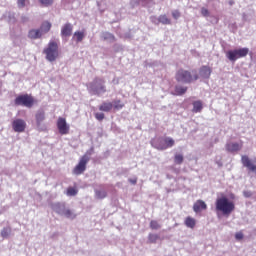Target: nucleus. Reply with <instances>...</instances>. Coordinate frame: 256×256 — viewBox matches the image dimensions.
<instances>
[{"label": "nucleus", "instance_id": "10", "mask_svg": "<svg viewBox=\"0 0 256 256\" xmlns=\"http://www.w3.org/2000/svg\"><path fill=\"white\" fill-rule=\"evenodd\" d=\"M243 149V142H230L226 144V151L228 153H237Z\"/></svg>", "mask_w": 256, "mask_h": 256}, {"label": "nucleus", "instance_id": "41", "mask_svg": "<svg viewBox=\"0 0 256 256\" xmlns=\"http://www.w3.org/2000/svg\"><path fill=\"white\" fill-rule=\"evenodd\" d=\"M130 181V183H132V185H136L137 184V179H134V180H129Z\"/></svg>", "mask_w": 256, "mask_h": 256}, {"label": "nucleus", "instance_id": "3", "mask_svg": "<svg viewBox=\"0 0 256 256\" xmlns=\"http://www.w3.org/2000/svg\"><path fill=\"white\" fill-rule=\"evenodd\" d=\"M152 147L158 151H165L175 146V140L171 137L157 138L152 140Z\"/></svg>", "mask_w": 256, "mask_h": 256}, {"label": "nucleus", "instance_id": "15", "mask_svg": "<svg viewBox=\"0 0 256 256\" xmlns=\"http://www.w3.org/2000/svg\"><path fill=\"white\" fill-rule=\"evenodd\" d=\"M43 37V33L41 32L40 29H31L28 32V38L29 39H41Z\"/></svg>", "mask_w": 256, "mask_h": 256}, {"label": "nucleus", "instance_id": "23", "mask_svg": "<svg viewBox=\"0 0 256 256\" xmlns=\"http://www.w3.org/2000/svg\"><path fill=\"white\" fill-rule=\"evenodd\" d=\"M187 93V86H175L173 95H185Z\"/></svg>", "mask_w": 256, "mask_h": 256}, {"label": "nucleus", "instance_id": "20", "mask_svg": "<svg viewBox=\"0 0 256 256\" xmlns=\"http://www.w3.org/2000/svg\"><path fill=\"white\" fill-rule=\"evenodd\" d=\"M184 224L189 229H195V226L197 225V220H195V218H193L191 216H188V217H186Z\"/></svg>", "mask_w": 256, "mask_h": 256}, {"label": "nucleus", "instance_id": "39", "mask_svg": "<svg viewBox=\"0 0 256 256\" xmlns=\"http://www.w3.org/2000/svg\"><path fill=\"white\" fill-rule=\"evenodd\" d=\"M107 89H105V86H101L99 90H94L95 95H99V93H106Z\"/></svg>", "mask_w": 256, "mask_h": 256}, {"label": "nucleus", "instance_id": "17", "mask_svg": "<svg viewBox=\"0 0 256 256\" xmlns=\"http://www.w3.org/2000/svg\"><path fill=\"white\" fill-rule=\"evenodd\" d=\"M52 209H53L56 213H58V215H63V213H65V210H66L67 208L65 207V203H60V202H58V203H56V204H53Z\"/></svg>", "mask_w": 256, "mask_h": 256}, {"label": "nucleus", "instance_id": "24", "mask_svg": "<svg viewBox=\"0 0 256 256\" xmlns=\"http://www.w3.org/2000/svg\"><path fill=\"white\" fill-rule=\"evenodd\" d=\"M51 22L49 21H44L41 26H40V31L41 33H49V31H51Z\"/></svg>", "mask_w": 256, "mask_h": 256}, {"label": "nucleus", "instance_id": "34", "mask_svg": "<svg viewBox=\"0 0 256 256\" xmlns=\"http://www.w3.org/2000/svg\"><path fill=\"white\" fill-rule=\"evenodd\" d=\"M9 235H11V228H4L1 231V237H3L4 239H6V237H9Z\"/></svg>", "mask_w": 256, "mask_h": 256}, {"label": "nucleus", "instance_id": "6", "mask_svg": "<svg viewBox=\"0 0 256 256\" xmlns=\"http://www.w3.org/2000/svg\"><path fill=\"white\" fill-rule=\"evenodd\" d=\"M246 55H249V48H239L226 52V57L229 61H237V59H242Z\"/></svg>", "mask_w": 256, "mask_h": 256}, {"label": "nucleus", "instance_id": "33", "mask_svg": "<svg viewBox=\"0 0 256 256\" xmlns=\"http://www.w3.org/2000/svg\"><path fill=\"white\" fill-rule=\"evenodd\" d=\"M38 1L43 7H51V5H53L54 3V0H38Z\"/></svg>", "mask_w": 256, "mask_h": 256}, {"label": "nucleus", "instance_id": "5", "mask_svg": "<svg viewBox=\"0 0 256 256\" xmlns=\"http://www.w3.org/2000/svg\"><path fill=\"white\" fill-rule=\"evenodd\" d=\"M15 105L27 107L28 109H31L33 105H35V98L29 94H23L16 97L14 100Z\"/></svg>", "mask_w": 256, "mask_h": 256}, {"label": "nucleus", "instance_id": "11", "mask_svg": "<svg viewBox=\"0 0 256 256\" xmlns=\"http://www.w3.org/2000/svg\"><path fill=\"white\" fill-rule=\"evenodd\" d=\"M242 165L243 167H247L248 171H251L252 173H256V165L253 164L251 159H249V156L243 155L241 157Z\"/></svg>", "mask_w": 256, "mask_h": 256}, {"label": "nucleus", "instance_id": "29", "mask_svg": "<svg viewBox=\"0 0 256 256\" xmlns=\"http://www.w3.org/2000/svg\"><path fill=\"white\" fill-rule=\"evenodd\" d=\"M77 193H78L77 188L68 187L66 195L68 197H75V195H77Z\"/></svg>", "mask_w": 256, "mask_h": 256}, {"label": "nucleus", "instance_id": "9", "mask_svg": "<svg viewBox=\"0 0 256 256\" xmlns=\"http://www.w3.org/2000/svg\"><path fill=\"white\" fill-rule=\"evenodd\" d=\"M12 128L15 133H23L27 129V123L23 119H16L12 122Z\"/></svg>", "mask_w": 256, "mask_h": 256}, {"label": "nucleus", "instance_id": "30", "mask_svg": "<svg viewBox=\"0 0 256 256\" xmlns=\"http://www.w3.org/2000/svg\"><path fill=\"white\" fill-rule=\"evenodd\" d=\"M159 235H157V234H153V233H150L149 235H148V241H149V243H157V241H159Z\"/></svg>", "mask_w": 256, "mask_h": 256}, {"label": "nucleus", "instance_id": "35", "mask_svg": "<svg viewBox=\"0 0 256 256\" xmlns=\"http://www.w3.org/2000/svg\"><path fill=\"white\" fill-rule=\"evenodd\" d=\"M27 4H29V0H17L19 9H23V7H25Z\"/></svg>", "mask_w": 256, "mask_h": 256}, {"label": "nucleus", "instance_id": "14", "mask_svg": "<svg viewBox=\"0 0 256 256\" xmlns=\"http://www.w3.org/2000/svg\"><path fill=\"white\" fill-rule=\"evenodd\" d=\"M35 119L38 129H40L41 124L45 121V110H38L35 114Z\"/></svg>", "mask_w": 256, "mask_h": 256}, {"label": "nucleus", "instance_id": "37", "mask_svg": "<svg viewBox=\"0 0 256 256\" xmlns=\"http://www.w3.org/2000/svg\"><path fill=\"white\" fill-rule=\"evenodd\" d=\"M243 237H245L244 234H243V231H239V232H237V233L235 234V239H236L237 241L243 240Z\"/></svg>", "mask_w": 256, "mask_h": 256}, {"label": "nucleus", "instance_id": "1", "mask_svg": "<svg viewBox=\"0 0 256 256\" xmlns=\"http://www.w3.org/2000/svg\"><path fill=\"white\" fill-rule=\"evenodd\" d=\"M216 213H222L225 217H229L235 211V202L229 200L226 196L216 199L215 202Z\"/></svg>", "mask_w": 256, "mask_h": 256}, {"label": "nucleus", "instance_id": "28", "mask_svg": "<svg viewBox=\"0 0 256 256\" xmlns=\"http://www.w3.org/2000/svg\"><path fill=\"white\" fill-rule=\"evenodd\" d=\"M184 161L183 154H175L174 155V163L176 165H181Z\"/></svg>", "mask_w": 256, "mask_h": 256}, {"label": "nucleus", "instance_id": "25", "mask_svg": "<svg viewBox=\"0 0 256 256\" xmlns=\"http://www.w3.org/2000/svg\"><path fill=\"white\" fill-rule=\"evenodd\" d=\"M102 38L104 41H110V43H113V41H115V35H113L112 33H109V32H105L102 35Z\"/></svg>", "mask_w": 256, "mask_h": 256}, {"label": "nucleus", "instance_id": "40", "mask_svg": "<svg viewBox=\"0 0 256 256\" xmlns=\"http://www.w3.org/2000/svg\"><path fill=\"white\" fill-rule=\"evenodd\" d=\"M201 15L203 17H209V10L207 8H201Z\"/></svg>", "mask_w": 256, "mask_h": 256}, {"label": "nucleus", "instance_id": "4", "mask_svg": "<svg viewBox=\"0 0 256 256\" xmlns=\"http://www.w3.org/2000/svg\"><path fill=\"white\" fill-rule=\"evenodd\" d=\"M43 53L46 55L47 61L53 63L59 58V44L55 41H50L48 46L43 50Z\"/></svg>", "mask_w": 256, "mask_h": 256}, {"label": "nucleus", "instance_id": "2", "mask_svg": "<svg viewBox=\"0 0 256 256\" xmlns=\"http://www.w3.org/2000/svg\"><path fill=\"white\" fill-rule=\"evenodd\" d=\"M175 79L177 83H195L199 79V74L197 70L188 71L183 68H179L176 71Z\"/></svg>", "mask_w": 256, "mask_h": 256}, {"label": "nucleus", "instance_id": "7", "mask_svg": "<svg viewBox=\"0 0 256 256\" xmlns=\"http://www.w3.org/2000/svg\"><path fill=\"white\" fill-rule=\"evenodd\" d=\"M90 157L87 154H84L78 164L74 167V169L72 170V173L74 175H83V173H85V171L87 170V163H89L90 161Z\"/></svg>", "mask_w": 256, "mask_h": 256}, {"label": "nucleus", "instance_id": "36", "mask_svg": "<svg viewBox=\"0 0 256 256\" xmlns=\"http://www.w3.org/2000/svg\"><path fill=\"white\" fill-rule=\"evenodd\" d=\"M94 116L97 121H103L105 119V114L102 112H96Z\"/></svg>", "mask_w": 256, "mask_h": 256}, {"label": "nucleus", "instance_id": "13", "mask_svg": "<svg viewBox=\"0 0 256 256\" xmlns=\"http://www.w3.org/2000/svg\"><path fill=\"white\" fill-rule=\"evenodd\" d=\"M73 33V25L71 23H66L61 28L62 37H71Z\"/></svg>", "mask_w": 256, "mask_h": 256}, {"label": "nucleus", "instance_id": "16", "mask_svg": "<svg viewBox=\"0 0 256 256\" xmlns=\"http://www.w3.org/2000/svg\"><path fill=\"white\" fill-rule=\"evenodd\" d=\"M157 21L158 22L152 20V23H155L156 25H159V23H162V25H171V19H169L165 14L160 15Z\"/></svg>", "mask_w": 256, "mask_h": 256}, {"label": "nucleus", "instance_id": "12", "mask_svg": "<svg viewBox=\"0 0 256 256\" xmlns=\"http://www.w3.org/2000/svg\"><path fill=\"white\" fill-rule=\"evenodd\" d=\"M207 210V203L203 200H197L193 205L194 213H201V211Z\"/></svg>", "mask_w": 256, "mask_h": 256}, {"label": "nucleus", "instance_id": "8", "mask_svg": "<svg viewBox=\"0 0 256 256\" xmlns=\"http://www.w3.org/2000/svg\"><path fill=\"white\" fill-rule=\"evenodd\" d=\"M57 129L60 135H69V125L67 124V120L63 117H59L57 120Z\"/></svg>", "mask_w": 256, "mask_h": 256}, {"label": "nucleus", "instance_id": "42", "mask_svg": "<svg viewBox=\"0 0 256 256\" xmlns=\"http://www.w3.org/2000/svg\"><path fill=\"white\" fill-rule=\"evenodd\" d=\"M27 21V17H22V22L25 23Z\"/></svg>", "mask_w": 256, "mask_h": 256}, {"label": "nucleus", "instance_id": "32", "mask_svg": "<svg viewBox=\"0 0 256 256\" xmlns=\"http://www.w3.org/2000/svg\"><path fill=\"white\" fill-rule=\"evenodd\" d=\"M62 215H64V217H67V219H75V214H73V211L67 208Z\"/></svg>", "mask_w": 256, "mask_h": 256}, {"label": "nucleus", "instance_id": "26", "mask_svg": "<svg viewBox=\"0 0 256 256\" xmlns=\"http://www.w3.org/2000/svg\"><path fill=\"white\" fill-rule=\"evenodd\" d=\"M96 199H105L107 197V191L105 190H96L95 191Z\"/></svg>", "mask_w": 256, "mask_h": 256}, {"label": "nucleus", "instance_id": "19", "mask_svg": "<svg viewBox=\"0 0 256 256\" xmlns=\"http://www.w3.org/2000/svg\"><path fill=\"white\" fill-rule=\"evenodd\" d=\"M211 73H212V70H211V67L209 66H202L200 68V75L205 79H209V77H211Z\"/></svg>", "mask_w": 256, "mask_h": 256}, {"label": "nucleus", "instance_id": "31", "mask_svg": "<svg viewBox=\"0 0 256 256\" xmlns=\"http://www.w3.org/2000/svg\"><path fill=\"white\" fill-rule=\"evenodd\" d=\"M160 227H161V224H159L157 220H152L150 222V229H152L153 231H157Z\"/></svg>", "mask_w": 256, "mask_h": 256}, {"label": "nucleus", "instance_id": "22", "mask_svg": "<svg viewBox=\"0 0 256 256\" xmlns=\"http://www.w3.org/2000/svg\"><path fill=\"white\" fill-rule=\"evenodd\" d=\"M73 39H75L76 43H81V41L85 39V30L76 31L73 35Z\"/></svg>", "mask_w": 256, "mask_h": 256}, {"label": "nucleus", "instance_id": "27", "mask_svg": "<svg viewBox=\"0 0 256 256\" xmlns=\"http://www.w3.org/2000/svg\"><path fill=\"white\" fill-rule=\"evenodd\" d=\"M113 109L116 111H119L120 109H123L125 107V104L121 102V100H115L113 103Z\"/></svg>", "mask_w": 256, "mask_h": 256}, {"label": "nucleus", "instance_id": "21", "mask_svg": "<svg viewBox=\"0 0 256 256\" xmlns=\"http://www.w3.org/2000/svg\"><path fill=\"white\" fill-rule=\"evenodd\" d=\"M193 113H201L203 111V102L201 100L193 102Z\"/></svg>", "mask_w": 256, "mask_h": 256}, {"label": "nucleus", "instance_id": "18", "mask_svg": "<svg viewBox=\"0 0 256 256\" xmlns=\"http://www.w3.org/2000/svg\"><path fill=\"white\" fill-rule=\"evenodd\" d=\"M99 111H102V113H110V111H113V104L111 102H103L99 106Z\"/></svg>", "mask_w": 256, "mask_h": 256}, {"label": "nucleus", "instance_id": "38", "mask_svg": "<svg viewBox=\"0 0 256 256\" xmlns=\"http://www.w3.org/2000/svg\"><path fill=\"white\" fill-rule=\"evenodd\" d=\"M172 17L173 19H179V17H181V12H179V10H173Z\"/></svg>", "mask_w": 256, "mask_h": 256}]
</instances>
